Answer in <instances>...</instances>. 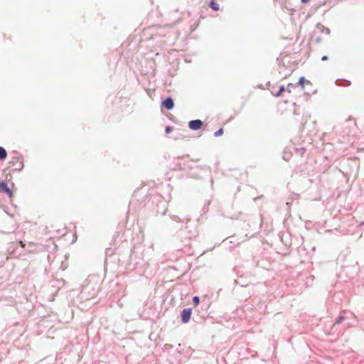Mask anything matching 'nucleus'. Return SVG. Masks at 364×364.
I'll return each instance as SVG.
<instances>
[{
  "mask_svg": "<svg viewBox=\"0 0 364 364\" xmlns=\"http://www.w3.org/2000/svg\"><path fill=\"white\" fill-rule=\"evenodd\" d=\"M192 314L191 309H184L181 312V321L183 323H186L190 321Z\"/></svg>",
  "mask_w": 364,
  "mask_h": 364,
  "instance_id": "obj_1",
  "label": "nucleus"
},
{
  "mask_svg": "<svg viewBox=\"0 0 364 364\" xmlns=\"http://www.w3.org/2000/svg\"><path fill=\"white\" fill-rule=\"evenodd\" d=\"M203 125V122L200 119L192 120L189 122L188 127L191 129L197 130L199 129Z\"/></svg>",
  "mask_w": 364,
  "mask_h": 364,
  "instance_id": "obj_2",
  "label": "nucleus"
},
{
  "mask_svg": "<svg viewBox=\"0 0 364 364\" xmlns=\"http://www.w3.org/2000/svg\"><path fill=\"white\" fill-rule=\"evenodd\" d=\"M0 191L6 193L9 196V198L13 197L12 191L8 187L7 184L4 181L0 183Z\"/></svg>",
  "mask_w": 364,
  "mask_h": 364,
  "instance_id": "obj_3",
  "label": "nucleus"
},
{
  "mask_svg": "<svg viewBox=\"0 0 364 364\" xmlns=\"http://www.w3.org/2000/svg\"><path fill=\"white\" fill-rule=\"evenodd\" d=\"M316 33H324L326 35H328L330 33V30L328 28H326L321 23H318L316 25Z\"/></svg>",
  "mask_w": 364,
  "mask_h": 364,
  "instance_id": "obj_4",
  "label": "nucleus"
},
{
  "mask_svg": "<svg viewBox=\"0 0 364 364\" xmlns=\"http://www.w3.org/2000/svg\"><path fill=\"white\" fill-rule=\"evenodd\" d=\"M162 104L167 109H171L174 106L173 100L171 97L166 99Z\"/></svg>",
  "mask_w": 364,
  "mask_h": 364,
  "instance_id": "obj_5",
  "label": "nucleus"
},
{
  "mask_svg": "<svg viewBox=\"0 0 364 364\" xmlns=\"http://www.w3.org/2000/svg\"><path fill=\"white\" fill-rule=\"evenodd\" d=\"M298 85L304 89L305 85H311V82L310 81L306 80L304 77H301L299 80Z\"/></svg>",
  "mask_w": 364,
  "mask_h": 364,
  "instance_id": "obj_6",
  "label": "nucleus"
},
{
  "mask_svg": "<svg viewBox=\"0 0 364 364\" xmlns=\"http://www.w3.org/2000/svg\"><path fill=\"white\" fill-rule=\"evenodd\" d=\"M7 156L6 151L3 147L0 146V160L4 159Z\"/></svg>",
  "mask_w": 364,
  "mask_h": 364,
  "instance_id": "obj_7",
  "label": "nucleus"
},
{
  "mask_svg": "<svg viewBox=\"0 0 364 364\" xmlns=\"http://www.w3.org/2000/svg\"><path fill=\"white\" fill-rule=\"evenodd\" d=\"M210 6L214 10V11H218L219 10V5L215 3L213 0H212L210 2Z\"/></svg>",
  "mask_w": 364,
  "mask_h": 364,
  "instance_id": "obj_8",
  "label": "nucleus"
},
{
  "mask_svg": "<svg viewBox=\"0 0 364 364\" xmlns=\"http://www.w3.org/2000/svg\"><path fill=\"white\" fill-rule=\"evenodd\" d=\"M193 304L196 306L198 305L199 302H200V299L198 296H196L193 298Z\"/></svg>",
  "mask_w": 364,
  "mask_h": 364,
  "instance_id": "obj_9",
  "label": "nucleus"
},
{
  "mask_svg": "<svg viewBox=\"0 0 364 364\" xmlns=\"http://www.w3.org/2000/svg\"><path fill=\"white\" fill-rule=\"evenodd\" d=\"M284 90V86H281V87H279V92H278L277 93H274L273 92H272V93H273L275 96L278 97V96H279V95H281V93H282Z\"/></svg>",
  "mask_w": 364,
  "mask_h": 364,
  "instance_id": "obj_10",
  "label": "nucleus"
},
{
  "mask_svg": "<svg viewBox=\"0 0 364 364\" xmlns=\"http://www.w3.org/2000/svg\"><path fill=\"white\" fill-rule=\"evenodd\" d=\"M223 134V129H220L219 130H218L217 132H215V136H221Z\"/></svg>",
  "mask_w": 364,
  "mask_h": 364,
  "instance_id": "obj_11",
  "label": "nucleus"
},
{
  "mask_svg": "<svg viewBox=\"0 0 364 364\" xmlns=\"http://www.w3.org/2000/svg\"><path fill=\"white\" fill-rule=\"evenodd\" d=\"M343 320H344V317H343V316H339V317L336 319V324H339V323H341Z\"/></svg>",
  "mask_w": 364,
  "mask_h": 364,
  "instance_id": "obj_12",
  "label": "nucleus"
},
{
  "mask_svg": "<svg viewBox=\"0 0 364 364\" xmlns=\"http://www.w3.org/2000/svg\"><path fill=\"white\" fill-rule=\"evenodd\" d=\"M20 245L21 247L24 248L26 247V244L23 241L19 242Z\"/></svg>",
  "mask_w": 364,
  "mask_h": 364,
  "instance_id": "obj_13",
  "label": "nucleus"
},
{
  "mask_svg": "<svg viewBox=\"0 0 364 364\" xmlns=\"http://www.w3.org/2000/svg\"><path fill=\"white\" fill-rule=\"evenodd\" d=\"M321 60H322L323 61H324V60H328V56H327V55H324V56H323V57H322V58H321Z\"/></svg>",
  "mask_w": 364,
  "mask_h": 364,
  "instance_id": "obj_14",
  "label": "nucleus"
},
{
  "mask_svg": "<svg viewBox=\"0 0 364 364\" xmlns=\"http://www.w3.org/2000/svg\"><path fill=\"white\" fill-rule=\"evenodd\" d=\"M310 0H301V2L302 3H307L309 2Z\"/></svg>",
  "mask_w": 364,
  "mask_h": 364,
  "instance_id": "obj_15",
  "label": "nucleus"
},
{
  "mask_svg": "<svg viewBox=\"0 0 364 364\" xmlns=\"http://www.w3.org/2000/svg\"><path fill=\"white\" fill-rule=\"evenodd\" d=\"M166 131H167V132H169V131H170V128H169V127H167V128H166Z\"/></svg>",
  "mask_w": 364,
  "mask_h": 364,
  "instance_id": "obj_16",
  "label": "nucleus"
}]
</instances>
